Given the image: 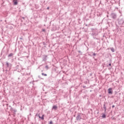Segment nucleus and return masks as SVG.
<instances>
[{
	"instance_id": "30",
	"label": "nucleus",
	"mask_w": 124,
	"mask_h": 124,
	"mask_svg": "<svg viewBox=\"0 0 124 124\" xmlns=\"http://www.w3.org/2000/svg\"><path fill=\"white\" fill-rule=\"evenodd\" d=\"M43 45H46V43H45V42H43Z\"/></svg>"
},
{
	"instance_id": "8",
	"label": "nucleus",
	"mask_w": 124,
	"mask_h": 124,
	"mask_svg": "<svg viewBox=\"0 0 124 124\" xmlns=\"http://www.w3.org/2000/svg\"><path fill=\"white\" fill-rule=\"evenodd\" d=\"M11 112L14 114V115H16V113H17V109L12 108H11Z\"/></svg>"
},
{
	"instance_id": "41",
	"label": "nucleus",
	"mask_w": 124,
	"mask_h": 124,
	"mask_svg": "<svg viewBox=\"0 0 124 124\" xmlns=\"http://www.w3.org/2000/svg\"><path fill=\"white\" fill-rule=\"evenodd\" d=\"M41 72H43V70H42V71H41Z\"/></svg>"
},
{
	"instance_id": "2",
	"label": "nucleus",
	"mask_w": 124,
	"mask_h": 124,
	"mask_svg": "<svg viewBox=\"0 0 124 124\" xmlns=\"http://www.w3.org/2000/svg\"><path fill=\"white\" fill-rule=\"evenodd\" d=\"M117 23L118 25H124V16H120L117 19Z\"/></svg>"
},
{
	"instance_id": "19",
	"label": "nucleus",
	"mask_w": 124,
	"mask_h": 124,
	"mask_svg": "<svg viewBox=\"0 0 124 124\" xmlns=\"http://www.w3.org/2000/svg\"><path fill=\"white\" fill-rule=\"evenodd\" d=\"M45 68L46 70H48V69H49L50 67H49V66H48V65H46L45 66Z\"/></svg>"
},
{
	"instance_id": "14",
	"label": "nucleus",
	"mask_w": 124,
	"mask_h": 124,
	"mask_svg": "<svg viewBox=\"0 0 124 124\" xmlns=\"http://www.w3.org/2000/svg\"><path fill=\"white\" fill-rule=\"evenodd\" d=\"M52 31H57V28L55 25H53V27L51 29Z\"/></svg>"
},
{
	"instance_id": "21",
	"label": "nucleus",
	"mask_w": 124,
	"mask_h": 124,
	"mask_svg": "<svg viewBox=\"0 0 124 124\" xmlns=\"http://www.w3.org/2000/svg\"><path fill=\"white\" fill-rule=\"evenodd\" d=\"M41 75H42V76H47V74H44V73H42Z\"/></svg>"
},
{
	"instance_id": "35",
	"label": "nucleus",
	"mask_w": 124,
	"mask_h": 124,
	"mask_svg": "<svg viewBox=\"0 0 124 124\" xmlns=\"http://www.w3.org/2000/svg\"><path fill=\"white\" fill-rule=\"evenodd\" d=\"M83 88L84 89H85V88H86V86H83Z\"/></svg>"
},
{
	"instance_id": "33",
	"label": "nucleus",
	"mask_w": 124,
	"mask_h": 124,
	"mask_svg": "<svg viewBox=\"0 0 124 124\" xmlns=\"http://www.w3.org/2000/svg\"><path fill=\"white\" fill-rule=\"evenodd\" d=\"M112 108H115V105H113V106H112Z\"/></svg>"
},
{
	"instance_id": "44",
	"label": "nucleus",
	"mask_w": 124,
	"mask_h": 124,
	"mask_svg": "<svg viewBox=\"0 0 124 124\" xmlns=\"http://www.w3.org/2000/svg\"><path fill=\"white\" fill-rule=\"evenodd\" d=\"M20 39H23V38H20Z\"/></svg>"
},
{
	"instance_id": "42",
	"label": "nucleus",
	"mask_w": 124,
	"mask_h": 124,
	"mask_svg": "<svg viewBox=\"0 0 124 124\" xmlns=\"http://www.w3.org/2000/svg\"><path fill=\"white\" fill-rule=\"evenodd\" d=\"M84 27H83V28H82L83 30H84Z\"/></svg>"
},
{
	"instance_id": "34",
	"label": "nucleus",
	"mask_w": 124,
	"mask_h": 124,
	"mask_svg": "<svg viewBox=\"0 0 124 124\" xmlns=\"http://www.w3.org/2000/svg\"><path fill=\"white\" fill-rule=\"evenodd\" d=\"M46 9H50V7H47V8H46Z\"/></svg>"
},
{
	"instance_id": "46",
	"label": "nucleus",
	"mask_w": 124,
	"mask_h": 124,
	"mask_svg": "<svg viewBox=\"0 0 124 124\" xmlns=\"http://www.w3.org/2000/svg\"><path fill=\"white\" fill-rule=\"evenodd\" d=\"M89 56H91L92 57V55H90V54H89Z\"/></svg>"
},
{
	"instance_id": "32",
	"label": "nucleus",
	"mask_w": 124,
	"mask_h": 124,
	"mask_svg": "<svg viewBox=\"0 0 124 124\" xmlns=\"http://www.w3.org/2000/svg\"><path fill=\"white\" fill-rule=\"evenodd\" d=\"M84 25H85L86 27H87L88 28L89 27V25H88V24H84Z\"/></svg>"
},
{
	"instance_id": "50",
	"label": "nucleus",
	"mask_w": 124,
	"mask_h": 124,
	"mask_svg": "<svg viewBox=\"0 0 124 124\" xmlns=\"http://www.w3.org/2000/svg\"><path fill=\"white\" fill-rule=\"evenodd\" d=\"M112 98H113V97H113V96H112Z\"/></svg>"
},
{
	"instance_id": "20",
	"label": "nucleus",
	"mask_w": 124,
	"mask_h": 124,
	"mask_svg": "<svg viewBox=\"0 0 124 124\" xmlns=\"http://www.w3.org/2000/svg\"><path fill=\"white\" fill-rule=\"evenodd\" d=\"M45 116V115L44 114L42 115V117H41V120H44Z\"/></svg>"
},
{
	"instance_id": "31",
	"label": "nucleus",
	"mask_w": 124,
	"mask_h": 124,
	"mask_svg": "<svg viewBox=\"0 0 124 124\" xmlns=\"http://www.w3.org/2000/svg\"><path fill=\"white\" fill-rule=\"evenodd\" d=\"M21 18L23 19V20H25V19H26L25 17H22Z\"/></svg>"
},
{
	"instance_id": "9",
	"label": "nucleus",
	"mask_w": 124,
	"mask_h": 124,
	"mask_svg": "<svg viewBox=\"0 0 124 124\" xmlns=\"http://www.w3.org/2000/svg\"><path fill=\"white\" fill-rule=\"evenodd\" d=\"M5 65L6 67H9V68H11V67H12V64L9 63L8 62H6Z\"/></svg>"
},
{
	"instance_id": "48",
	"label": "nucleus",
	"mask_w": 124,
	"mask_h": 124,
	"mask_svg": "<svg viewBox=\"0 0 124 124\" xmlns=\"http://www.w3.org/2000/svg\"><path fill=\"white\" fill-rule=\"evenodd\" d=\"M95 61H96V59H95Z\"/></svg>"
},
{
	"instance_id": "3",
	"label": "nucleus",
	"mask_w": 124,
	"mask_h": 124,
	"mask_svg": "<svg viewBox=\"0 0 124 124\" xmlns=\"http://www.w3.org/2000/svg\"><path fill=\"white\" fill-rule=\"evenodd\" d=\"M82 115H83V114L81 113H78L77 114V116L76 117V120L78 122H80V121L82 120Z\"/></svg>"
},
{
	"instance_id": "39",
	"label": "nucleus",
	"mask_w": 124,
	"mask_h": 124,
	"mask_svg": "<svg viewBox=\"0 0 124 124\" xmlns=\"http://www.w3.org/2000/svg\"><path fill=\"white\" fill-rule=\"evenodd\" d=\"M113 120H116V119H115V118H113Z\"/></svg>"
},
{
	"instance_id": "40",
	"label": "nucleus",
	"mask_w": 124,
	"mask_h": 124,
	"mask_svg": "<svg viewBox=\"0 0 124 124\" xmlns=\"http://www.w3.org/2000/svg\"><path fill=\"white\" fill-rule=\"evenodd\" d=\"M35 116H38V115H37V114H36Z\"/></svg>"
},
{
	"instance_id": "7",
	"label": "nucleus",
	"mask_w": 124,
	"mask_h": 124,
	"mask_svg": "<svg viewBox=\"0 0 124 124\" xmlns=\"http://www.w3.org/2000/svg\"><path fill=\"white\" fill-rule=\"evenodd\" d=\"M108 105V103L104 102L103 107V109H104V110H105L104 113H106V110H107L106 108H107Z\"/></svg>"
},
{
	"instance_id": "4",
	"label": "nucleus",
	"mask_w": 124,
	"mask_h": 124,
	"mask_svg": "<svg viewBox=\"0 0 124 124\" xmlns=\"http://www.w3.org/2000/svg\"><path fill=\"white\" fill-rule=\"evenodd\" d=\"M106 66L107 67H108V69L109 70H111V68H112V60H109V62H108V64L107 63L106 64Z\"/></svg>"
},
{
	"instance_id": "12",
	"label": "nucleus",
	"mask_w": 124,
	"mask_h": 124,
	"mask_svg": "<svg viewBox=\"0 0 124 124\" xmlns=\"http://www.w3.org/2000/svg\"><path fill=\"white\" fill-rule=\"evenodd\" d=\"M16 66L15 67V68L17 70V69H19V67L20 66V63L16 62Z\"/></svg>"
},
{
	"instance_id": "43",
	"label": "nucleus",
	"mask_w": 124,
	"mask_h": 124,
	"mask_svg": "<svg viewBox=\"0 0 124 124\" xmlns=\"http://www.w3.org/2000/svg\"><path fill=\"white\" fill-rule=\"evenodd\" d=\"M85 32H87V31H85Z\"/></svg>"
},
{
	"instance_id": "13",
	"label": "nucleus",
	"mask_w": 124,
	"mask_h": 124,
	"mask_svg": "<svg viewBox=\"0 0 124 124\" xmlns=\"http://www.w3.org/2000/svg\"><path fill=\"white\" fill-rule=\"evenodd\" d=\"M13 56H14V53H11L8 55V58L12 59V58H13Z\"/></svg>"
},
{
	"instance_id": "1",
	"label": "nucleus",
	"mask_w": 124,
	"mask_h": 124,
	"mask_svg": "<svg viewBox=\"0 0 124 124\" xmlns=\"http://www.w3.org/2000/svg\"><path fill=\"white\" fill-rule=\"evenodd\" d=\"M91 34L92 36H96L98 34V30L96 29H91Z\"/></svg>"
},
{
	"instance_id": "24",
	"label": "nucleus",
	"mask_w": 124,
	"mask_h": 124,
	"mask_svg": "<svg viewBox=\"0 0 124 124\" xmlns=\"http://www.w3.org/2000/svg\"><path fill=\"white\" fill-rule=\"evenodd\" d=\"M78 53H79V54H80V55H82V52H81L80 50H78Z\"/></svg>"
},
{
	"instance_id": "37",
	"label": "nucleus",
	"mask_w": 124,
	"mask_h": 124,
	"mask_svg": "<svg viewBox=\"0 0 124 124\" xmlns=\"http://www.w3.org/2000/svg\"><path fill=\"white\" fill-rule=\"evenodd\" d=\"M74 117H76V115H74Z\"/></svg>"
},
{
	"instance_id": "45",
	"label": "nucleus",
	"mask_w": 124,
	"mask_h": 124,
	"mask_svg": "<svg viewBox=\"0 0 124 124\" xmlns=\"http://www.w3.org/2000/svg\"><path fill=\"white\" fill-rule=\"evenodd\" d=\"M44 47H46V46H44Z\"/></svg>"
},
{
	"instance_id": "23",
	"label": "nucleus",
	"mask_w": 124,
	"mask_h": 124,
	"mask_svg": "<svg viewBox=\"0 0 124 124\" xmlns=\"http://www.w3.org/2000/svg\"><path fill=\"white\" fill-rule=\"evenodd\" d=\"M38 78H39V79L43 80V78H41V77L40 76H38Z\"/></svg>"
},
{
	"instance_id": "17",
	"label": "nucleus",
	"mask_w": 124,
	"mask_h": 124,
	"mask_svg": "<svg viewBox=\"0 0 124 124\" xmlns=\"http://www.w3.org/2000/svg\"><path fill=\"white\" fill-rule=\"evenodd\" d=\"M52 110H57L58 107L56 105H54L52 108Z\"/></svg>"
},
{
	"instance_id": "28",
	"label": "nucleus",
	"mask_w": 124,
	"mask_h": 124,
	"mask_svg": "<svg viewBox=\"0 0 124 124\" xmlns=\"http://www.w3.org/2000/svg\"><path fill=\"white\" fill-rule=\"evenodd\" d=\"M38 117L39 118V119H41V116H40V114H38Z\"/></svg>"
},
{
	"instance_id": "47",
	"label": "nucleus",
	"mask_w": 124,
	"mask_h": 124,
	"mask_svg": "<svg viewBox=\"0 0 124 124\" xmlns=\"http://www.w3.org/2000/svg\"><path fill=\"white\" fill-rule=\"evenodd\" d=\"M93 59H94V57H93Z\"/></svg>"
},
{
	"instance_id": "6",
	"label": "nucleus",
	"mask_w": 124,
	"mask_h": 124,
	"mask_svg": "<svg viewBox=\"0 0 124 124\" xmlns=\"http://www.w3.org/2000/svg\"><path fill=\"white\" fill-rule=\"evenodd\" d=\"M108 94H113V88H109L108 89Z\"/></svg>"
},
{
	"instance_id": "11",
	"label": "nucleus",
	"mask_w": 124,
	"mask_h": 124,
	"mask_svg": "<svg viewBox=\"0 0 124 124\" xmlns=\"http://www.w3.org/2000/svg\"><path fill=\"white\" fill-rule=\"evenodd\" d=\"M7 106V108H6V110H8L9 111H11V108H12V107L11 106H9L8 107V104H7L6 105Z\"/></svg>"
},
{
	"instance_id": "29",
	"label": "nucleus",
	"mask_w": 124,
	"mask_h": 124,
	"mask_svg": "<svg viewBox=\"0 0 124 124\" xmlns=\"http://www.w3.org/2000/svg\"><path fill=\"white\" fill-rule=\"evenodd\" d=\"M116 29L119 30V26L117 25H116Z\"/></svg>"
},
{
	"instance_id": "15",
	"label": "nucleus",
	"mask_w": 124,
	"mask_h": 124,
	"mask_svg": "<svg viewBox=\"0 0 124 124\" xmlns=\"http://www.w3.org/2000/svg\"><path fill=\"white\" fill-rule=\"evenodd\" d=\"M13 2H14V5H17L18 4L17 0H13Z\"/></svg>"
},
{
	"instance_id": "16",
	"label": "nucleus",
	"mask_w": 124,
	"mask_h": 124,
	"mask_svg": "<svg viewBox=\"0 0 124 124\" xmlns=\"http://www.w3.org/2000/svg\"><path fill=\"white\" fill-rule=\"evenodd\" d=\"M106 113L104 112V113H102V118L103 119H106Z\"/></svg>"
},
{
	"instance_id": "25",
	"label": "nucleus",
	"mask_w": 124,
	"mask_h": 124,
	"mask_svg": "<svg viewBox=\"0 0 124 124\" xmlns=\"http://www.w3.org/2000/svg\"><path fill=\"white\" fill-rule=\"evenodd\" d=\"M42 31L45 32V31H46V29H42Z\"/></svg>"
},
{
	"instance_id": "36",
	"label": "nucleus",
	"mask_w": 124,
	"mask_h": 124,
	"mask_svg": "<svg viewBox=\"0 0 124 124\" xmlns=\"http://www.w3.org/2000/svg\"><path fill=\"white\" fill-rule=\"evenodd\" d=\"M107 24H108V26H110V25H109V24H110L109 22H107Z\"/></svg>"
},
{
	"instance_id": "38",
	"label": "nucleus",
	"mask_w": 124,
	"mask_h": 124,
	"mask_svg": "<svg viewBox=\"0 0 124 124\" xmlns=\"http://www.w3.org/2000/svg\"><path fill=\"white\" fill-rule=\"evenodd\" d=\"M20 20H21V22H23V20H22V18H21Z\"/></svg>"
},
{
	"instance_id": "22",
	"label": "nucleus",
	"mask_w": 124,
	"mask_h": 124,
	"mask_svg": "<svg viewBox=\"0 0 124 124\" xmlns=\"http://www.w3.org/2000/svg\"><path fill=\"white\" fill-rule=\"evenodd\" d=\"M48 124H53V121L51 120L50 122H48Z\"/></svg>"
},
{
	"instance_id": "5",
	"label": "nucleus",
	"mask_w": 124,
	"mask_h": 124,
	"mask_svg": "<svg viewBox=\"0 0 124 124\" xmlns=\"http://www.w3.org/2000/svg\"><path fill=\"white\" fill-rule=\"evenodd\" d=\"M110 16L113 20H116V19H117V14L115 13H111Z\"/></svg>"
},
{
	"instance_id": "26",
	"label": "nucleus",
	"mask_w": 124,
	"mask_h": 124,
	"mask_svg": "<svg viewBox=\"0 0 124 124\" xmlns=\"http://www.w3.org/2000/svg\"><path fill=\"white\" fill-rule=\"evenodd\" d=\"M93 56H96V53H93Z\"/></svg>"
},
{
	"instance_id": "18",
	"label": "nucleus",
	"mask_w": 124,
	"mask_h": 124,
	"mask_svg": "<svg viewBox=\"0 0 124 124\" xmlns=\"http://www.w3.org/2000/svg\"><path fill=\"white\" fill-rule=\"evenodd\" d=\"M110 50H111L112 53H114V52H115V48H114V47H110Z\"/></svg>"
},
{
	"instance_id": "27",
	"label": "nucleus",
	"mask_w": 124,
	"mask_h": 124,
	"mask_svg": "<svg viewBox=\"0 0 124 124\" xmlns=\"http://www.w3.org/2000/svg\"><path fill=\"white\" fill-rule=\"evenodd\" d=\"M38 117L39 118V119H41V116H40V114H38Z\"/></svg>"
},
{
	"instance_id": "49",
	"label": "nucleus",
	"mask_w": 124,
	"mask_h": 124,
	"mask_svg": "<svg viewBox=\"0 0 124 124\" xmlns=\"http://www.w3.org/2000/svg\"><path fill=\"white\" fill-rule=\"evenodd\" d=\"M107 17H108V16H107Z\"/></svg>"
},
{
	"instance_id": "10",
	"label": "nucleus",
	"mask_w": 124,
	"mask_h": 124,
	"mask_svg": "<svg viewBox=\"0 0 124 124\" xmlns=\"http://www.w3.org/2000/svg\"><path fill=\"white\" fill-rule=\"evenodd\" d=\"M43 57L42 62H46L47 61V57H48V56L46 55H43Z\"/></svg>"
}]
</instances>
